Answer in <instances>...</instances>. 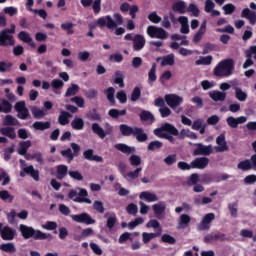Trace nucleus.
Listing matches in <instances>:
<instances>
[{"mask_svg":"<svg viewBox=\"0 0 256 256\" xmlns=\"http://www.w3.org/2000/svg\"><path fill=\"white\" fill-rule=\"evenodd\" d=\"M235 69V61L233 59H225L220 61L213 69L215 77H231Z\"/></svg>","mask_w":256,"mask_h":256,"instance_id":"1","label":"nucleus"},{"mask_svg":"<svg viewBox=\"0 0 256 256\" xmlns=\"http://www.w3.org/2000/svg\"><path fill=\"white\" fill-rule=\"evenodd\" d=\"M154 135L160 139H167L170 143H175V138L171 135H179V130L169 123H165L160 128L154 130Z\"/></svg>","mask_w":256,"mask_h":256,"instance_id":"2","label":"nucleus"},{"mask_svg":"<svg viewBox=\"0 0 256 256\" xmlns=\"http://www.w3.org/2000/svg\"><path fill=\"white\" fill-rule=\"evenodd\" d=\"M113 17L111 15L101 17L97 20L96 25L101 28L107 27L108 29H117V26L123 25V16L121 14L115 13Z\"/></svg>","mask_w":256,"mask_h":256,"instance_id":"3","label":"nucleus"},{"mask_svg":"<svg viewBox=\"0 0 256 256\" xmlns=\"http://www.w3.org/2000/svg\"><path fill=\"white\" fill-rule=\"evenodd\" d=\"M20 233L22 234V237L24 239H33L37 240H43V239H51V234L43 233L40 230H35L33 227H29L25 224H21L19 226Z\"/></svg>","mask_w":256,"mask_h":256,"instance_id":"4","label":"nucleus"},{"mask_svg":"<svg viewBox=\"0 0 256 256\" xmlns=\"http://www.w3.org/2000/svg\"><path fill=\"white\" fill-rule=\"evenodd\" d=\"M15 33V24L11 25L10 29H4L0 32V47H13L15 40L13 34Z\"/></svg>","mask_w":256,"mask_h":256,"instance_id":"5","label":"nucleus"},{"mask_svg":"<svg viewBox=\"0 0 256 256\" xmlns=\"http://www.w3.org/2000/svg\"><path fill=\"white\" fill-rule=\"evenodd\" d=\"M165 101L168 107H171L175 113H181L183 111V107H179L183 103V97L177 94H168L165 96Z\"/></svg>","mask_w":256,"mask_h":256,"instance_id":"6","label":"nucleus"},{"mask_svg":"<svg viewBox=\"0 0 256 256\" xmlns=\"http://www.w3.org/2000/svg\"><path fill=\"white\" fill-rule=\"evenodd\" d=\"M78 191L71 190L68 193L69 199H72V201H75V203H87L88 205H91V199L87 198V190L79 188Z\"/></svg>","mask_w":256,"mask_h":256,"instance_id":"7","label":"nucleus"},{"mask_svg":"<svg viewBox=\"0 0 256 256\" xmlns=\"http://www.w3.org/2000/svg\"><path fill=\"white\" fill-rule=\"evenodd\" d=\"M125 41H132L134 51H141L145 47V36L140 34H126L124 36Z\"/></svg>","mask_w":256,"mask_h":256,"instance_id":"8","label":"nucleus"},{"mask_svg":"<svg viewBox=\"0 0 256 256\" xmlns=\"http://www.w3.org/2000/svg\"><path fill=\"white\" fill-rule=\"evenodd\" d=\"M146 33L151 39H167V31L157 26H148Z\"/></svg>","mask_w":256,"mask_h":256,"instance_id":"9","label":"nucleus"},{"mask_svg":"<svg viewBox=\"0 0 256 256\" xmlns=\"http://www.w3.org/2000/svg\"><path fill=\"white\" fill-rule=\"evenodd\" d=\"M92 131L95 133V135H98L100 139H105L107 135H111L113 133V127L109 124H105V130L100 127L98 123L92 124Z\"/></svg>","mask_w":256,"mask_h":256,"instance_id":"10","label":"nucleus"},{"mask_svg":"<svg viewBox=\"0 0 256 256\" xmlns=\"http://www.w3.org/2000/svg\"><path fill=\"white\" fill-rule=\"evenodd\" d=\"M195 149L193 151V155L197 156V155H204V156H208L211 155V153H213V146L212 145H208L205 146L201 143H196L193 144Z\"/></svg>","mask_w":256,"mask_h":256,"instance_id":"11","label":"nucleus"},{"mask_svg":"<svg viewBox=\"0 0 256 256\" xmlns=\"http://www.w3.org/2000/svg\"><path fill=\"white\" fill-rule=\"evenodd\" d=\"M215 220V214L214 213H208L203 218L200 224L198 225L199 231H208V229H211V222Z\"/></svg>","mask_w":256,"mask_h":256,"instance_id":"12","label":"nucleus"},{"mask_svg":"<svg viewBox=\"0 0 256 256\" xmlns=\"http://www.w3.org/2000/svg\"><path fill=\"white\" fill-rule=\"evenodd\" d=\"M20 165H21L22 171L27 173V175H30V177H32L34 181H39V171L35 170L33 165L27 166L25 164V160L23 159H20Z\"/></svg>","mask_w":256,"mask_h":256,"instance_id":"13","label":"nucleus"},{"mask_svg":"<svg viewBox=\"0 0 256 256\" xmlns=\"http://www.w3.org/2000/svg\"><path fill=\"white\" fill-rule=\"evenodd\" d=\"M71 219L76 223H85L86 225H93L95 223V219L91 218L87 213L72 215Z\"/></svg>","mask_w":256,"mask_h":256,"instance_id":"14","label":"nucleus"},{"mask_svg":"<svg viewBox=\"0 0 256 256\" xmlns=\"http://www.w3.org/2000/svg\"><path fill=\"white\" fill-rule=\"evenodd\" d=\"M227 125H229V127H231L232 129H237V127H239V125H243V123H247V117L245 116H239L237 118L233 117V116H229L226 119Z\"/></svg>","mask_w":256,"mask_h":256,"instance_id":"15","label":"nucleus"},{"mask_svg":"<svg viewBox=\"0 0 256 256\" xmlns=\"http://www.w3.org/2000/svg\"><path fill=\"white\" fill-rule=\"evenodd\" d=\"M15 110L18 113L19 119H26L29 117V110L25 106V101H20L15 104Z\"/></svg>","mask_w":256,"mask_h":256,"instance_id":"16","label":"nucleus"},{"mask_svg":"<svg viewBox=\"0 0 256 256\" xmlns=\"http://www.w3.org/2000/svg\"><path fill=\"white\" fill-rule=\"evenodd\" d=\"M154 215L157 219H161L165 215V210L167 209V204L163 201H160L152 206Z\"/></svg>","mask_w":256,"mask_h":256,"instance_id":"17","label":"nucleus"},{"mask_svg":"<svg viewBox=\"0 0 256 256\" xmlns=\"http://www.w3.org/2000/svg\"><path fill=\"white\" fill-rule=\"evenodd\" d=\"M15 235H16L15 229L9 226H4L1 230V237L3 241H13V239H15Z\"/></svg>","mask_w":256,"mask_h":256,"instance_id":"18","label":"nucleus"},{"mask_svg":"<svg viewBox=\"0 0 256 256\" xmlns=\"http://www.w3.org/2000/svg\"><path fill=\"white\" fill-rule=\"evenodd\" d=\"M139 199L142 201H146L147 203H157L159 201V197L157 194L150 191H143L139 194Z\"/></svg>","mask_w":256,"mask_h":256,"instance_id":"19","label":"nucleus"},{"mask_svg":"<svg viewBox=\"0 0 256 256\" xmlns=\"http://www.w3.org/2000/svg\"><path fill=\"white\" fill-rule=\"evenodd\" d=\"M217 146L215 147V151L217 153H223L229 149L227 146V142L225 141V134H221L216 138Z\"/></svg>","mask_w":256,"mask_h":256,"instance_id":"20","label":"nucleus"},{"mask_svg":"<svg viewBox=\"0 0 256 256\" xmlns=\"http://www.w3.org/2000/svg\"><path fill=\"white\" fill-rule=\"evenodd\" d=\"M192 169H205L209 165V158L200 157L196 158L191 162Z\"/></svg>","mask_w":256,"mask_h":256,"instance_id":"21","label":"nucleus"},{"mask_svg":"<svg viewBox=\"0 0 256 256\" xmlns=\"http://www.w3.org/2000/svg\"><path fill=\"white\" fill-rule=\"evenodd\" d=\"M207 32V21L204 20L201 25L199 30L196 32V34L193 37V43H199L201 39H203V35Z\"/></svg>","mask_w":256,"mask_h":256,"instance_id":"22","label":"nucleus"},{"mask_svg":"<svg viewBox=\"0 0 256 256\" xmlns=\"http://www.w3.org/2000/svg\"><path fill=\"white\" fill-rule=\"evenodd\" d=\"M143 171V168L139 167L134 171H130V172H123L122 170V176L123 178L128 181L129 183H131L132 181H135V179H137L139 177V173Z\"/></svg>","mask_w":256,"mask_h":256,"instance_id":"23","label":"nucleus"},{"mask_svg":"<svg viewBox=\"0 0 256 256\" xmlns=\"http://www.w3.org/2000/svg\"><path fill=\"white\" fill-rule=\"evenodd\" d=\"M132 135L136 138L137 141H139V143H145V141L149 139L143 128L139 127H134V133Z\"/></svg>","mask_w":256,"mask_h":256,"instance_id":"24","label":"nucleus"},{"mask_svg":"<svg viewBox=\"0 0 256 256\" xmlns=\"http://www.w3.org/2000/svg\"><path fill=\"white\" fill-rule=\"evenodd\" d=\"M241 17L248 19L250 25H255L256 23V12L251 11L249 8L242 10Z\"/></svg>","mask_w":256,"mask_h":256,"instance_id":"25","label":"nucleus"},{"mask_svg":"<svg viewBox=\"0 0 256 256\" xmlns=\"http://www.w3.org/2000/svg\"><path fill=\"white\" fill-rule=\"evenodd\" d=\"M210 99H212V101H225V99H227V93L226 92H221L218 90H213L210 91L208 93Z\"/></svg>","mask_w":256,"mask_h":256,"instance_id":"26","label":"nucleus"},{"mask_svg":"<svg viewBox=\"0 0 256 256\" xmlns=\"http://www.w3.org/2000/svg\"><path fill=\"white\" fill-rule=\"evenodd\" d=\"M177 21L181 25L180 33L183 35H188L189 33V18L187 16H180Z\"/></svg>","mask_w":256,"mask_h":256,"instance_id":"27","label":"nucleus"},{"mask_svg":"<svg viewBox=\"0 0 256 256\" xmlns=\"http://www.w3.org/2000/svg\"><path fill=\"white\" fill-rule=\"evenodd\" d=\"M191 223V216L187 214H182L180 216L177 229H187Z\"/></svg>","mask_w":256,"mask_h":256,"instance_id":"28","label":"nucleus"},{"mask_svg":"<svg viewBox=\"0 0 256 256\" xmlns=\"http://www.w3.org/2000/svg\"><path fill=\"white\" fill-rule=\"evenodd\" d=\"M18 39H20V41H23V43H27L28 45H30V47H35V42H33V38H31V35H29V33L26 31H21L18 34Z\"/></svg>","mask_w":256,"mask_h":256,"instance_id":"29","label":"nucleus"},{"mask_svg":"<svg viewBox=\"0 0 256 256\" xmlns=\"http://www.w3.org/2000/svg\"><path fill=\"white\" fill-rule=\"evenodd\" d=\"M83 155H84L85 159H87L88 161H96L97 163H102V161H103V157L93 155V149L84 151Z\"/></svg>","mask_w":256,"mask_h":256,"instance_id":"30","label":"nucleus"},{"mask_svg":"<svg viewBox=\"0 0 256 256\" xmlns=\"http://www.w3.org/2000/svg\"><path fill=\"white\" fill-rule=\"evenodd\" d=\"M157 62L161 61V66L165 67L167 65H174L175 64V55L170 54L168 56L159 57L156 59Z\"/></svg>","mask_w":256,"mask_h":256,"instance_id":"31","label":"nucleus"},{"mask_svg":"<svg viewBox=\"0 0 256 256\" xmlns=\"http://www.w3.org/2000/svg\"><path fill=\"white\" fill-rule=\"evenodd\" d=\"M114 147L117 149V151H121V153H125L126 155L135 153V147L127 146V144H115Z\"/></svg>","mask_w":256,"mask_h":256,"instance_id":"32","label":"nucleus"},{"mask_svg":"<svg viewBox=\"0 0 256 256\" xmlns=\"http://www.w3.org/2000/svg\"><path fill=\"white\" fill-rule=\"evenodd\" d=\"M71 127L72 129H75V131H82V129L85 127V121H83L82 118L75 117L71 122Z\"/></svg>","mask_w":256,"mask_h":256,"instance_id":"33","label":"nucleus"},{"mask_svg":"<svg viewBox=\"0 0 256 256\" xmlns=\"http://www.w3.org/2000/svg\"><path fill=\"white\" fill-rule=\"evenodd\" d=\"M235 97L238 101L245 103V101H247V92L243 91V89L239 88V87H235Z\"/></svg>","mask_w":256,"mask_h":256,"instance_id":"34","label":"nucleus"},{"mask_svg":"<svg viewBox=\"0 0 256 256\" xmlns=\"http://www.w3.org/2000/svg\"><path fill=\"white\" fill-rule=\"evenodd\" d=\"M173 10L177 11V13H180L183 15V13H187V3L185 1H178L173 5Z\"/></svg>","mask_w":256,"mask_h":256,"instance_id":"35","label":"nucleus"},{"mask_svg":"<svg viewBox=\"0 0 256 256\" xmlns=\"http://www.w3.org/2000/svg\"><path fill=\"white\" fill-rule=\"evenodd\" d=\"M159 235H161V232H158V233L143 232L142 241L145 245H147V243H150L151 241H153V239H155L156 237H159Z\"/></svg>","mask_w":256,"mask_h":256,"instance_id":"36","label":"nucleus"},{"mask_svg":"<svg viewBox=\"0 0 256 256\" xmlns=\"http://www.w3.org/2000/svg\"><path fill=\"white\" fill-rule=\"evenodd\" d=\"M120 132L122 133V135H124V137H129L131 135H133L134 131H135V127H130L127 124H122L119 127Z\"/></svg>","mask_w":256,"mask_h":256,"instance_id":"37","label":"nucleus"},{"mask_svg":"<svg viewBox=\"0 0 256 256\" xmlns=\"http://www.w3.org/2000/svg\"><path fill=\"white\" fill-rule=\"evenodd\" d=\"M33 129H36V131H45V129H50L51 122H34L32 125Z\"/></svg>","mask_w":256,"mask_h":256,"instance_id":"38","label":"nucleus"},{"mask_svg":"<svg viewBox=\"0 0 256 256\" xmlns=\"http://www.w3.org/2000/svg\"><path fill=\"white\" fill-rule=\"evenodd\" d=\"M197 139V134L195 132L191 131L190 129H182L180 131V139Z\"/></svg>","mask_w":256,"mask_h":256,"instance_id":"39","label":"nucleus"},{"mask_svg":"<svg viewBox=\"0 0 256 256\" xmlns=\"http://www.w3.org/2000/svg\"><path fill=\"white\" fill-rule=\"evenodd\" d=\"M69 118H71L69 112L61 111L60 116L58 117V122L60 125H69Z\"/></svg>","mask_w":256,"mask_h":256,"instance_id":"40","label":"nucleus"},{"mask_svg":"<svg viewBox=\"0 0 256 256\" xmlns=\"http://www.w3.org/2000/svg\"><path fill=\"white\" fill-rule=\"evenodd\" d=\"M0 133L1 135L9 137V139H15V137H17V134H15V129L11 127L1 128Z\"/></svg>","mask_w":256,"mask_h":256,"instance_id":"41","label":"nucleus"},{"mask_svg":"<svg viewBox=\"0 0 256 256\" xmlns=\"http://www.w3.org/2000/svg\"><path fill=\"white\" fill-rule=\"evenodd\" d=\"M237 167L238 169H240V171H251V169H253L251 166L250 159H246L244 161L239 162Z\"/></svg>","mask_w":256,"mask_h":256,"instance_id":"42","label":"nucleus"},{"mask_svg":"<svg viewBox=\"0 0 256 256\" xmlns=\"http://www.w3.org/2000/svg\"><path fill=\"white\" fill-rule=\"evenodd\" d=\"M213 63V56H200L198 60H196V65H211Z\"/></svg>","mask_w":256,"mask_h":256,"instance_id":"43","label":"nucleus"},{"mask_svg":"<svg viewBox=\"0 0 256 256\" xmlns=\"http://www.w3.org/2000/svg\"><path fill=\"white\" fill-rule=\"evenodd\" d=\"M65 83L62 80L54 79L51 82V87L53 89V93H59V89H63Z\"/></svg>","mask_w":256,"mask_h":256,"instance_id":"44","label":"nucleus"},{"mask_svg":"<svg viewBox=\"0 0 256 256\" xmlns=\"http://www.w3.org/2000/svg\"><path fill=\"white\" fill-rule=\"evenodd\" d=\"M29 147H31V141L28 140V141L20 142L19 148H18V154L25 155Z\"/></svg>","mask_w":256,"mask_h":256,"instance_id":"45","label":"nucleus"},{"mask_svg":"<svg viewBox=\"0 0 256 256\" xmlns=\"http://www.w3.org/2000/svg\"><path fill=\"white\" fill-rule=\"evenodd\" d=\"M67 171H69L67 166L65 165L57 166V179H60V180L65 179V177L67 176Z\"/></svg>","mask_w":256,"mask_h":256,"instance_id":"46","label":"nucleus"},{"mask_svg":"<svg viewBox=\"0 0 256 256\" xmlns=\"http://www.w3.org/2000/svg\"><path fill=\"white\" fill-rule=\"evenodd\" d=\"M13 67V62L10 61H0V73H9Z\"/></svg>","mask_w":256,"mask_h":256,"instance_id":"47","label":"nucleus"},{"mask_svg":"<svg viewBox=\"0 0 256 256\" xmlns=\"http://www.w3.org/2000/svg\"><path fill=\"white\" fill-rule=\"evenodd\" d=\"M74 27L75 24H73V22H64L61 24V29L66 31L67 35H73V33H75V31H73Z\"/></svg>","mask_w":256,"mask_h":256,"instance_id":"48","label":"nucleus"},{"mask_svg":"<svg viewBox=\"0 0 256 256\" xmlns=\"http://www.w3.org/2000/svg\"><path fill=\"white\" fill-rule=\"evenodd\" d=\"M146 227L148 229H157L158 233H162V228H161V224L159 223V221L152 219L150 220L147 224Z\"/></svg>","mask_w":256,"mask_h":256,"instance_id":"49","label":"nucleus"},{"mask_svg":"<svg viewBox=\"0 0 256 256\" xmlns=\"http://www.w3.org/2000/svg\"><path fill=\"white\" fill-rule=\"evenodd\" d=\"M32 111V115L36 118V119H41V117H45V115H47V111L37 108V107H32L31 109Z\"/></svg>","mask_w":256,"mask_h":256,"instance_id":"50","label":"nucleus"},{"mask_svg":"<svg viewBox=\"0 0 256 256\" xmlns=\"http://www.w3.org/2000/svg\"><path fill=\"white\" fill-rule=\"evenodd\" d=\"M141 121H149V123H153L155 121V117H153V114L149 111H142L140 114Z\"/></svg>","mask_w":256,"mask_h":256,"instance_id":"51","label":"nucleus"},{"mask_svg":"<svg viewBox=\"0 0 256 256\" xmlns=\"http://www.w3.org/2000/svg\"><path fill=\"white\" fill-rule=\"evenodd\" d=\"M79 93V85L72 84L66 91L65 97H73V95H77Z\"/></svg>","mask_w":256,"mask_h":256,"instance_id":"52","label":"nucleus"},{"mask_svg":"<svg viewBox=\"0 0 256 256\" xmlns=\"http://www.w3.org/2000/svg\"><path fill=\"white\" fill-rule=\"evenodd\" d=\"M0 199H2V201H8V203H13V199L15 198L13 195L9 194V191L2 190L0 191Z\"/></svg>","mask_w":256,"mask_h":256,"instance_id":"53","label":"nucleus"},{"mask_svg":"<svg viewBox=\"0 0 256 256\" xmlns=\"http://www.w3.org/2000/svg\"><path fill=\"white\" fill-rule=\"evenodd\" d=\"M0 249L2 251H5L6 253H15V244L14 243H5L0 246Z\"/></svg>","mask_w":256,"mask_h":256,"instance_id":"54","label":"nucleus"},{"mask_svg":"<svg viewBox=\"0 0 256 256\" xmlns=\"http://www.w3.org/2000/svg\"><path fill=\"white\" fill-rule=\"evenodd\" d=\"M116 223H117V216L115 214H110L106 222V227H108V229H113Z\"/></svg>","mask_w":256,"mask_h":256,"instance_id":"55","label":"nucleus"},{"mask_svg":"<svg viewBox=\"0 0 256 256\" xmlns=\"http://www.w3.org/2000/svg\"><path fill=\"white\" fill-rule=\"evenodd\" d=\"M4 125H19V121L17 120V118L11 116V115H7L4 120H3Z\"/></svg>","mask_w":256,"mask_h":256,"instance_id":"56","label":"nucleus"},{"mask_svg":"<svg viewBox=\"0 0 256 256\" xmlns=\"http://www.w3.org/2000/svg\"><path fill=\"white\" fill-rule=\"evenodd\" d=\"M237 207H239V205L237 203H230L228 205V210H229V213L231 215V217H234L236 219V217H238V209Z\"/></svg>","mask_w":256,"mask_h":256,"instance_id":"57","label":"nucleus"},{"mask_svg":"<svg viewBox=\"0 0 256 256\" xmlns=\"http://www.w3.org/2000/svg\"><path fill=\"white\" fill-rule=\"evenodd\" d=\"M114 187L116 191H118V195H120V197H126V195H129V190H127V188L122 187L121 184L116 183Z\"/></svg>","mask_w":256,"mask_h":256,"instance_id":"58","label":"nucleus"},{"mask_svg":"<svg viewBox=\"0 0 256 256\" xmlns=\"http://www.w3.org/2000/svg\"><path fill=\"white\" fill-rule=\"evenodd\" d=\"M161 147H163L161 141H152L148 145V151H157V149H161Z\"/></svg>","mask_w":256,"mask_h":256,"instance_id":"59","label":"nucleus"},{"mask_svg":"<svg viewBox=\"0 0 256 256\" xmlns=\"http://www.w3.org/2000/svg\"><path fill=\"white\" fill-rule=\"evenodd\" d=\"M0 113H11V104L7 100H2L0 105Z\"/></svg>","mask_w":256,"mask_h":256,"instance_id":"60","label":"nucleus"},{"mask_svg":"<svg viewBox=\"0 0 256 256\" xmlns=\"http://www.w3.org/2000/svg\"><path fill=\"white\" fill-rule=\"evenodd\" d=\"M129 162L132 165V167H139L141 165V157L137 155H131L129 158Z\"/></svg>","mask_w":256,"mask_h":256,"instance_id":"61","label":"nucleus"},{"mask_svg":"<svg viewBox=\"0 0 256 256\" xmlns=\"http://www.w3.org/2000/svg\"><path fill=\"white\" fill-rule=\"evenodd\" d=\"M222 9L225 15H233V13L235 12V5H233L232 3H228L224 5Z\"/></svg>","mask_w":256,"mask_h":256,"instance_id":"62","label":"nucleus"},{"mask_svg":"<svg viewBox=\"0 0 256 256\" xmlns=\"http://www.w3.org/2000/svg\"><path fill=\"white\" fill-rule=\"evenodd\" d=\"M148 19L149 21H151V23H161L162 19L160 16L157 15V12H152L148 15Z\"/></svg>","mask_w":256,"mask_h":256,"instance_id":"63","label":"nucleus"},{"mask_svg":"<svg viewBox=\"0 0 256 256\" xmlns=\"http://www.w3.org/2000/svg\"><path fill=\"white\" fill-rule=\"evenodd\" d=\"M213 9H215V2H213V0H206L204 3V11L209 13L213 11Z\"/></svg>","mask_w":256,"mask_h":256,"instance_id":"64","label":"nucleus"}]
</instances>
